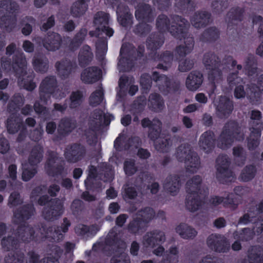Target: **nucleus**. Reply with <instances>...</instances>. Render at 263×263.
<instances>
[{
    "mask_svg": "<svg viewBox=\"0 0 263 263\" xmlns=\"http://www.w3.org/2000/svg\"><path fill=\"white\" fill-rule=\"evenodd\" d=\"M32 66L36 72L44 73L49 68L48 59L42 54L35 55L32 59Z\"/></svg>",
    "mask_w": 263,
    "mask_h": 263,
    "instance_id": "41",
    "label": "nucleus"
},
{
    "mask_svg": "<svg viewBox=\"0 0 263 263\" xmlns=\"http://www.w3.org/2000/svg\"><path fill=\"white\" fill-rule=\"evenodd\" d=\"M76 125V121L69 117L62 118L57 129L58 137L61 139L67 136L75 129Z\"/></svg>",
    "mask_w": 263,
    "mask_h": 263,
    "instance_id": "30",
    "label": "nucleus"
},
{
    "mask_svg": "<svg viewBox=\"0 0 263 263\" xmlns=\"http://www.w3.org/2000/svg\"><path fill=\"white\" fill-rule=\"evenodd\" d=\"M33 109L36 114L41 116L44 120L50 119V113L48 108L41 104L39 101H35L33 105Z\"/></svg>",
    "mask_w": 263,
    "mask_h": 263,
    "instance_id": "63",
    "label": "nucleus"
},
{
    "mask_svg": "<svg viewBox=\"0 0 263 263\" xmlns=\"http://www.w3.org/2000/svg\"><path fill=\"white\" fill-rule=\"evenodd\" d=\"M39 240L33 227L25 224L19 226L15 232V236L9 235L3 238L1 241L2 248L6 251L17 249L21 241L25 243Z\"/></svg>",
    "mask_w": 263,
    "mask_h": 263,
    "instance_id": "4",
    "label": "nucleus"
},
{
    "mask_svg": "<svg viewBox=\"0 0 263 263\" xmlns=\"http://www.w3.org/2000/svg\"><path fill=\"white\" fill-rule=\"evenodd\" d=\"M86 153L85 146L80 143H73L66 147L64 156L67 162L76 163L83 160L85 157Z\"/></svg>",
    "mask_w": 263,
    "mask_h": 263,
    "instance_id": "18",
    "label": "nucleus"
},
{
    "mask_svg": "<svg viewBox=\"0 0 263 263\" xmlns=\"http://www.w3.org/2000/svg\"><path fill=\"white\" fill-rule=\"evenodd\" d=\"M88 9V5L85 0H78L73 3L70 12L74 17L83 15Z\"/></svg>",
    "mask_w": 263,
    "mask_h": 263,
    "instance_id": "50",
    "label": "nucleus"
},
{
    "mask_svg": "<svg viewBox=\"0 0 263 263\" xmlns=\"http://www.w3.org/2000/svg\"><path fill=\"white\" fill-rule=\"evenodd\" d=\"M84 100L83 92L81 90L72 91L69 97V107L70 109L78 108Z\"/></svg>",
    "mask_w": 263,
    "mask_h": 263,
    "instance_id": "56",
    "label": "nucleus"
},
{
    "mask_svg": "<svg viewBox=\"0 0 263 263\" xmlns=\"http://www.w3.org/2000/svg\"><path fill=\"white\" fill-rule=\"evenodd\" d=\"M203 81L202 73L197 70L191 71L186 80V87L191 91H195L201 85Z\"/></svg>",
    "mask_w": 263,
    "mask_h": 263,
    "instance_id": "33",
    "label": "nucleus"
},
{
    "mask_svg": "<svg viewBox=\"0 0 263 263\" xmlns=\"http://www.w3.org/2000/svg\"><path fill=\"white\" fill-rule=\"evenodd\" d=\"M220 35V30L217 27H209L201 34L200 40L205 43H213L219 39Z\"/></svg>",
    "mask_w": 263,
    "mask_h": 263,
    "instance_id": "39",
    "label": "nucleus"
},
{
    "mask_svg": "<svg viewBox=\"0 0 263 263\" xmlns=\"http://www.w3.org/2000/svg\"><path fill=\"white\" fill-rule=\"evenodd\" d=\"M71 225V222L67 218H63V222L60 226H55L54 227V232L53 233L54 239L57 241L62 240L64 238V234L68 232L69 227Z\"/></svg>",
    "mask_w": 263,
    "mask_h": 263,
    "instance_id": "51",
    "label": "nucleus"
},
{
    "mask_svg": "<svg viewBox=\"0 0 263 263\" xmlns=\"http://www.w3.org/2000/svg\"><path fill=\"white\" fill-rule=\"evenodd\" d=\"M240 133V127L238 123L234 120H230L224 125L223 129L217 139V147L226 149L229 148L234 138Z\"/></svg>",
    "mask_w": 263,
    "mask_h": 263,
    "instance_id": "12",
    "label": "nucleus"
},
{
    "mask_svg": "<svg viewBox=\"0 0 263 263\" xmlns=\"http://www.w3.org/2000/svg\"><path fill=\"white\" fill-rule=\"evenodd\" d=\"M62 37L57 32L49 31L42 39L43 47L49 51H55L60 49L62 44Z\"/></svg>",
    "mask_w": 263,
    "mask_h": 263,
    "instance_id": "22",
    "label": "nucleus"
},
{
    "mask_svg": "<svg viewBox=\"0 0 263 263\" xmlns=\"http://www.w3.org/2000/svg\"><path fill=\"white\" fill-rule=\"evenodd\" d=\"M165 240L164 232L154 230L147 232L143 237L142 242L146 248H154L158 245L162 244Z\"/></svg>",
    "mask_w": 263,
    "mask_h": 263,
    "instance_id": "23",
    "label": "nucleus"
},
{
    "mask_svg": "<svg viewBox=\"0 0 263 263\" xmlns=\"http://www.w3.org/2000/svg\"><path fill=\"white\" fill-rule=\"evenodd\" d=\"M216 139L215 134L212 130L204 132L200 136L199 145L201 149L206 153H210L215 148Z\"/></svg>",
    "mask_w": 263,
    "mask_h": 263,
    "instance_id": "29",
    "label": "nucleus"
},
{
    "mask_svg": "<svg viewBox=\"0 0 263 263\" xmlns=\"http://www.w3.org/2000/svg\"><path fill=\"white\" fill-rule=\"evenodd\" d=\"M35 212L34 205L31 203L23 205L18 208L14 212V217L21 221H25L29 219Z\"/></svg>",
    "mask_w": 263,
    "mask_h": 263,
    "instance_id": "36",
    "label": "nucleus"
},
{
    "mask_svg": "<svg viewBox=\"0 0 263 263\" xmlns=\"http://www.w3.org/2000/svg\"><path fill=\"white\" fill-rule=\"evenodd\" d=\"M92 249L106 256H111L110 263H115V227L111 228L105 238H101L99 241L94 243Z\"/></svg>",
    "mask_w": 263,
    "mask_h": 263,
    "instance_id": "13",
    "label": "nucleus"
},
{
    "mask_svg": "<svg viewBox=\"0 0 263 263\" xmlns=\"http://www.w3.org/2000/svg\"><path fill=\"white\" fill-rule=\"evenodd\" d=\"M238 73L237 71L230 73L227 77V81L230 87L236 86L234 96L237 99H240L245 97L246 92L243 85V80L238 76Z\"/></svg>",
    "mask_w": 263,
    "mask_h": 263,
    "instance_id": "26",
    "label": "nucleus"
},
{
    "mask_svg": "<svg viewBox=\"0 0 263 263\" xmlns=\"http://www.w3.org/2000/svg\"><path fill=\"white\" fill-rule=\"evenodd\" d=\"M262 129V123L257 122H253L252 126L250 127L251 133L250 137L247 138V146L249 151L255 149L259 145Z\"/></svg>",
    "mask_w": 263,
    "mask_h": 263,
    "instance_id": "25",
    "label": "nucleus"
},
{
    "mask_svg": "<svg viewBox=\"0 0 263 263\" xmlns=\"http://www.w3.org/2000/svg\"><path fill=\"white\" fill-rule=\"evenodd\" d=\"M217 117L220 119H227L234 110V102L229 97L221 96L215 104Z\"/></svg>",
    "mask_w": 263,
    "mask_h": 263,
    "instance_id": "20",
    "label": "nucleus"
},
{
    "mask_svg": "<svg viewBox=\"0 0 263 263\" xmlns=\"http://www.w3.org/2000/svg\"><path fill=\"white\" fill-rule=\"evenodd\" d=\"M152 26L146 23H140L133 30L134 33L140 36H145L150 32Z\"/></svg>",
    "mask_w": 263,
    "mask_h": 263,
    "instance_id": "64",
    "label": "nucleus"
},
{
    "mask_svg": "<svg viewBox=\"0 0 263 263\" xmlns=\"http://www.w3.org/2000/svg\"><path fill=\"white\" fill-rule=\"evenodd\" d=\"M176 155L178 161L185 163L187 172L194 173L197 172L200 164V158L189 144L179 146L176 149Z\"/></svg>",
    "mask_w": 263,
    "mask_h": 263,
    "instance_id": "9",
    "label": "nucleus"
},
{
    "mask_svg": "<svg viewBox=\"0 0 263 263\" xmlns=\"http://www.w3.org/2000/svg\"><path fill=\"white\" fill-rule=\"evenodd\" d=\"M64 166L61 164L54 165L51 163H46L45 170L46 173L51 177H57L61 175L64 171Z\"/></svg>",
    "mask_w": 263,
    "mask_h": 263,
    "instance_id": "62",
    "label": "nucleus"
},
{
    "mask_svg": "<svg viewBox=\"0 0 263 263\" xmlns=\"http://www.w3.org/2000/svg\"><path fill=\"white\" fill-rule=\"evenodd\" d=\"M153 81L159 85V88L160 90H162V87L167 92L176 91L179 88V85L177 83L172 82L166 75L160 74L157 71H154L152 76L147 73L142 74L140 84L142 89L147 90L151 88Z\"/></svg>",
    "mask_w": 263,
    "mask_h": 263,
    "instance_id": "8",
    "label": "nucleus"
},
{
    "mask_svg": "<svg viewBox=\"0 0 263 263\" xmlns=\"http://www.w3.org/2000/svg\"><path fill=\"white\" fill-rule=\"evenodd\" d=\"M248 259L249 263H263V248L254 246L248 250Z\"/></svg>",
    "mask_w": 263,
    "mask_h": 263,
    "instance_id": "46",
    "label": "nucleus"
},
{
    "mask_svg": "<svg viewBox=\"0 0 263 263\" xmlns=\"http://www.w3.org/2000/svg\"><path fill=\"white\" fill-rule=\"evenodd\" d=\"M92 117L93 119L88 124L89 129L93 133V138L97 141V134L102 133L104 127L110 124V116L106 115L101 109H96L92 112Z\"/></svg>",
    "mask_w": 263,
    "mask_h": 263,
    "instance_id": "15",
    "label": "nucleus"
},
{
    "mask_svg": "<svg viewBox=\"0 0 263 263\" xmlns=\"http://www.w3.org/2000/svg\"><path fill=\"white\" fill-rule=\"evenodd\" d=\"M233 237L241 241H248L253 238V232L250 228H245L240 231H235L233 234Z\"/></svg>",
    "mask_w": 263,
    "mask_h": 263,
    "instance_id": "60",
    "label": "nucleus"
},
{
    "mask_svg": "<svg viewBox=\"0 0 263 263\" xmlns=\"http://www.w3.org/2000/svg\"><path fill=\"white\" fill-rule=\"evenodd\" d=\"M87 33L85 28H81L70 40L68 48L70 50L74 51L78 49L83 43Z\"/></svg>",
    "mask_w": 263,
    "mask_h": 263,
    "instance_id": "48",
    "label": "nucleus"
},
{
    "mask_svg": "<svg viewBox=\"0 0 263 263\" xmlns=\"http://www.w3.org/2000/svg\"><path fill=\"white\" fill-rule=\"evenodd\" d=\"M155 214L154 210L148 206L141 209L136 213V216L141 219L147 227H148L149 223L155 217Z\"/></svg>",
    "mask_w": 263,
    "mask_h": 263,
    "instance_id": "49",
    "label": "nucleus"
},
{
    "mask_svg": "<svg viewBox=\"0 0 263 263\" xmlns=\"http://www.w3.org/2000/svg\"><path fill=\"white\" fill-rule=\"evenodd\" d=\"M180 186V177L176 174L168 175L164 183V188L172 196H175L178 194Z\"/></svg>",
    "mask_w": 263,
    "mask_h": 263,
    "instance_id": "32",
    "label": "nucleus"
},
{
    "mask_svg": "<svg viewBox=\"0 0 263 263\" xmlns=\"http://www.w3.org/2000/svg\"><path fill=\"white\" fill-rule=\"evenodd\" d=\"M0 62L4 70L9 71L12 69L18 78L26 74L27 61L24 53L22 52H18L14 54L12 61L9 58L2 57Z\"/></svg>",
    "mask_w": 263,
    "mask_h": 263,
    "instance_id": "11",
    "label": "nucleus"
},
{
    "mask_svg": "<svg viewBox=\"0 0 263 263\" xmlns=\"http://www.w3.org/2000/svg\"><path fill=\"white\" fill-rule=\"evenodd\" d=\"M244 69L249 76H253L257 71V61L253 55H249L245 60Z\"/></svg>",
    "mask_w": 263,
    "mask_h": 263,
    "instance_id": "57",
    "label": "nucleus"
},
{
    "mask_svg": "<svg viewBox=\"0 0 263 263\" xmlns=\"http://www.w3.org/2000/svg\"><path fill=\"white\" fill-rule=\"evenodd\" d=\"M257 169L254 164L247 165L242 170L240 178L244 182L252 180L255 176Z\"/></svg>",
    "mask_w": 263,
    "mask_h": 263,
    "instance_id": "58",
    "label": "nucleus"
},
{
    "mask_svg": "<svg viewBox=\"0 0 263 263\" xmlns=\"http://www.w3.org/2000/svg\"><path fill=\"white\" fill-rule=\"evenodd\" d=\"M55 67L59 77L64 80L70 77L72 72L76 70L78 66L76 61L65 58L57 62Z\"/></svg>",
    "mask_w": 263,
    "mask_h": 263,
    "instance_id": "21",
    "label": "nucleus"
},
{
    "mask_svg": "<svg viewBox=\"0 0 263 263\" xmlns=\"http://www.w3.org/2000/svg\"><path fill=\"white\" fill-rule=\"evenodd\" d=\"M43 147L40 144L34 145L28 157V162L31 166H36L40 163L43 158Z\"/></svg>",
    "mask_w": 263,
    "mask_h": 263,
    "instance_id": "44",
    "label": "nucleus"
},
{
    "mask_svg": "<svg viewBox=\"0 0 263 263\" xmlns=\"http://www.w3.org/2000/svg\"><path fill=\"white\" fill-rule=\"evenodd\" d=\"M248 88L250 91L251 99L253 101H259L261 96L263 94V74L259 77L256 84H251Z\"/></svg>",
    "mask_w": 263,
    "mask_h": 263,
    "instance_id": "42",
    "label": "nucleus"
},
{
    "mask_svg": "<svg viewBox=\"0 0 263 263\" xmlns=\"http://www.w3.org/2000/svg\"><path fill=\"white\" fill-rule=\"evenodd\" d=\"M37 203L41 206H45L42 211V216L48 221L57 219L63 212V204L59 198L49 199L47 195L40 196Z\"/></svg>",
    "mask_w": 263,
    "mask_h": 263,
    "instance_id": "10",
    "label": "nucleus"
},
{
    "mask_svg": "<svg viewBox=\"0 0 263 263\" xmlns=\"http://www.w3.org/2000/svg\"><path fill=\"white\" fill-rule=\"evenodd\" d=\"M116 14H117V21L121 26L126 28L131 27L133 23V16L128 10L125 9V11L121 14H118L116 11Z\"/></svg>",
    "mask_w": 263,
    "mask_h": 263,
    "instance_id": "59",
    "label": "nucleus"
},
{
    "mask_svg": "<svg viewBox=\"0 0 263 263\" xmlns=\"http://www.w3.org/2000/svg\"><path fill=\"white\" fill-rule=\"evenodd\" d=\"M206 243L212 250L218 253H227L230 250V243L222 234L214 233L207 238Z\"/></svg>",
    "mask_w": 263,
    "mask_h": 263,
    "instance_id": "19",
    "label": "nucleus"
},
{
    "mask_svg": "<svg viewBox=\"0 0 263 263\" xmlns=\"http://www.w3.org/2000/svg\"><path fill=\"white\" fill-rule=\"evenodd\" d=\"M164 42L163 33L155 32L151 33L147 39V48L152 51H156L162 46Z\"/></svg>",
    "mask_w": 263,
    "mask_h": 263,
    "instance_id": "34",
    "label": "nucleus"
},
{
    "mask_svg": "<svg viewBox=\"0 0 263 263\" xmlns=\"http://www.w3.org/2000/svg\"><path fill=\"white\" fill-rule=\"evenodd\" d=\"M104 99V91L102 85L98 89L92 92L89 98V104L92 107H96L100 105Z\"/></svg>",
    "mask_w": 263,
    "mask_h": 263,
    "instance_id": "55",
    "label": "nucleus"
},
{
    "mask_svg": "<svg viewBox=\"0 0 263 263\" xmlns=\"http://www.w3.org/2000/svg\"><path fill=\"white\" fill-rule=\"evenodd\" d=\"M172 24L170 26V20L167 15L161 14L157 18L156 25L158 32L163 33L168 31L171 35L178 40L184 37L187 30L188 21L178 15L171 16Z\"/></svg>",
    "mask_w": 263,
    "mask_h": 263,
    "instance_id": "2",
    "label": "nucleus"
},
{
    "mask_svg": "<svg viewBox=\"0 0 263 263\" xmlns=\"http://www.w3.org/2000/svg\"><path fill=\"white\" fill-rule=\"evenodd\" d=\"M216 177L219 183L226 184L231 181L233 172L229 168L230 161L226 155H219L216 159Z\"/></svg>",
    "mask_w": 263,
    "mask_h": 263,
    "instance_id": "16",
    "label": "nucleus"
},
{
    "mask_svg": "<svg viewBox=\"0 0 263 263\" xmlns=\"http://www.w3.org/2000/svg\"><path fill=\"white\" fill-rule=\"evenodd\" d=\"M112 166L109 163H101L99 169L93 165H90L87 178L84 184L87 190L95 191L102 187L100 181L104 182H110L113 179Z\"/></svg>",
    "mask_w": 263,
    "mask_h": 263,
    "instance_id": "3",
    "label": "nucleus"
},
{
    "mask_svg": "<svg viewBox=\"0 0 263 263\" xmlns=\"http://www.w3.org/2000/svg\"><path fill=\"white\" fill-rule=\"evenodd\" d=\"M109 15L103 11L97 12L93 18L95 30L89 32L91 37H96L98 39L96 42V58L100 62L102 68L106 64L105 56L107 51V36H111L114 30L109 27Z\"/></svg>",
    "mask_w": 263,
    "mask_h": 263,
    "instance_id": "1",
    "label": "nucleus"
},
{
    "mask_svg": "<svg viewBox=\"0 0 263 263\" xmlns=\"http://www.w3.org/2000/svg\"><path fill=\"white\" fill-rule=\"evenodd\" d=\"M211 18V13L206 11H197L191 17V22L195 28L199 29L206 27L210 23Z\"/></svg>",
    "mask_w": 263,
    "mask_h": 263,
    "instance_id": "31",
    "label": "nucleus"
},
{
    "mask_svg": "<svg viewBox=\"0 0 263 263\" xmlns=\"http://www.w3.org/2000/svg\"><path fill=\"white\" fill-rule=\"evenodd\" d=\"M176 232L185 239H193L197 234L196 230L184 223H181L176 228Z\"/></svg>",
    "mask_w": 263,
    "mask_h": 263,
    "instance_id": "45",
    "label": "nucleus"
},
{
    "mask_svg": "<svg viewBox=\"0 0 263 263\" xmlns=\"http://www.w3.org/2000/svg\"><path fill=\"white\" fill-rule=\"evenodd\" d=\"M175 7L182 13L187 14L195 10V4L192 0H176Z\"/></svg>",
    "mask_w": 263,
    "mask_h": 263,
    "instance_id": "54",
    "label": "nucleus"
},
{
    "mask_svg": "<svg viewBox=\"0 0 263 263\" xmlns=\"http://www.w3.org/2000/svg\"><path fill=\"white\" fill-rule=\"evenodd\" d=\"M0 27L8 32L15 27L17 14L19 10L18 4L12 0L0 1Z\"/></svg>",
    "mask_w": 263,
    "mask_h": 263,
    "instance_id": "7",
    "label": "nucleus"
},
{
    "mask_svg": "<svg viewBox=\"0 0 263 263\" xmlns=\"http://www.w3.org/2000/svg\"><path fill=\"white\" fill-rule=\"evenodd\" d=\"M245 9L238 6L231 8L227 14L228 34L235 37L238 34L237 24L243 20Z\"/></svg>",
    "mask_w": 263,
    "mask_h": 263,
    "instance_id": "17",
    "label": "nucleus"
},
{
    "mask_svg": "<svg viewBox=\"0 0 263 263\" xmlns=\"http://www.w3.org/2000/svg\"><path fill=\"white\" fill-rule=\"evenodd\" d=\"M202 179L199 175L194 176L186 183L185 206L190 212L198 210L204 203L199 194H201Z\"/></svg>",
    "mask_w": 263,
    "mask_h": 263,
    "instance_id": "6",
    "label": "nucleus"
},
{
    "mask_svg": "<svg viewBox=\"0 0 263 263\" xmlns=\"http://www.w3.org/2000/svg\"><path fill=\"white\" fill-rule=\"evenodd\" d=\"M147 228L141 219L136 216L129 221L126 229L130 234L137 235L144 232Z\"/></svg>",
    "mask_w": 263,
    "mask_h": 263,
    "instance_id": "40",
    "label": "nucleus"
},
{
    "mask_svg": "<svg viewBox=\"0 0 263 263\" xmlns=\"http://www.w3.org/2000/svg\"><path fill=\"white\" fill-rule=\"evenodd\" d=\"M24 125L22 119L16 115L12 114L7 120L6 127L10 134L17 133Z\"/></svg>",
    "mask_w": 263,
    "mask_h": 263,
    "instance_id": "43",
    "label": "nucleus"
},
{
    "mask_svg": "<svg viewBox=\"0 0 263 263\" xmlns=\"http://www.w3.org/2000/svg\"><path fill=\"white\" fill-rule=\"evenodd\" d=\"M135 15L137 20L146 23H152L155 18L154 10L148 4L139 5L135 11Z\"/></svg>",
    "mask_w": 263,
    "mask_h": 263,
    "instance_id": "27",
    "label": "nucleus"
},
{
    "mask_svg": "<svg viewBox=\"0 0 263 263\" xmlns=\"http://www.w3.org/2000/svg\"><path fill=\"white\" fill-rule=\"evenodd\" d=\"M146 104V97L144 96H140L131 104L130 111L133 115L141 114L145 109Z\"/></svg>",
    "mask_w": 263,
    "mask_h": 263,
    "instance_id": "53",
    "label": "nucleus"
},
{
    "mask_svg": "<svg viewBox=\"0 0 263 263\" xmlns=\"http://www.w3.org/2000/svg\"><path fill=\"white\" fill-rule=\"evenodd\" d=\"M93 58V53L90 47L88 45H84L80 50L78 54V62L80 66L85 68L89 65Z\"/></svg>",
    "mask_w": 263,
    "mask_h": 263,
    "instance_id": "35",
    "label": "nucleus"
},
{
    "mask_svg": "<svg viewBox=\"0 0 263 263\" xmlns=\"http://www.w3.org/2000/svg\"><path fill=\"white\" fill-rule=\"evenodd\" d=\"M57 87V81L54 76L46 77L41 82L39 90L41 92L53 94Z\"/></svg>",
    "mask_w": 263,
    "mask_h": 263,
    "instance_id": "47",
    "label": "nucleus"
},
{
    "mask_svg": "<svg viewBox=\"0 0 263 263\" xmlns=\"http://www.w3.org/2000/svg\"><path fill=\"white\" fill-rule=\"evenodd\" d=\"M5 263H27L25 255L21 250L13 251L8 254L5 258Z\"/></svg>",
    "mask_w": 263,
    "mask_h": 263,
    "instance_id": "52",
    "label": "nucleus"
},
{
    "mask_svg": "<svg viewBox=\"0 0 263 263\" xmlns=\"http://www.w3.org/2000/svg\"><path fill=\"white\" fill-rule=\"evenodd\" d=\"M145 47L140 45L137 48L133 44L129 43H124L120 49L118 66L120 71L128 72L135 67L136 61L141 59L144 54Z\"/></svg>",
    "mask_w": 263,
    "mask_h": 263,
    "instance_id": "5",
    "label": "nucleus"
},
{
    "mask_svg": "<svg viewBox=\"0 0 263 263\" xmlns=\"http://www.w3.org/2000/svg\"><path fill=\"white\" fill-rule=\"evenodd\" d=\"M148 106L152 111L161 112L165 106L164 99L160 94L152 93L148 97Z\"/></svg>",
    "mask_w": 263,
    "mask_h": 263,
    "instance_id": "37",
    "label": "nucleus"
},
{
    "mask_svg": "<svg viewBox=\"0 0 263 263\" xmlns=\"http://www.w3.org/2000/svg\"><path fill=\"white\" fill-rule=\"evenodd\" d=\"M233 155L238 166H242L245 164L247 159V154L242 147L234 146L233 148Z\"/></svg>",
    "mask_w": 263,
    "mask_h": 263,
    "instance_id": "61",
    "label": "nucleus"
},
{
    "mask_svg": "<svg viewBox=\"0 0 263 263\" xmlns=\"http://www.w3.org/2000/svg\"><path fill=\"white\" fill-rule=\"evenodd\" d=\"M100 231V228L96 224L89 227L84 224H79L74 228L76 234L81 237L92 238Z\"/></svg>",
    "mask_w": 263,
    "mask_h": 263,
    "instance_id": "38",
    "label": "nucleus"
},
{
    "mask_svg": "<svg viewBox=\"0 0 263 263\" xmlns=\"http://www.w3.org/2000/svg\"><path fill=\"white\" fill-rule=\"evenodd\" d=\"M102 76L101 69L95 66H90L83 69L81 73V80L86 84H93L99 81Z\"/></svg>",
    "mask_w": 263,
    "mask_h": 263,
    "instance_id": "24",
    "label": "nucleus"
},
{
    "mask_svg": "<svg viewBox=\"0 0 263 263\" xmlns=\"http://www.w3.org/2000/svg\"><path fill=\"white\" fill-rule=\"evenodd\" d=\"M174 58L173 53L170 51H165L161 53L155 52L153 56L152 59L154 61L159 62L156 68L163 70H167L172 63Z\"/></svg>",
    "mask_w": 263,
    "mask_h": 263,
    "instance_id": "28",
    "label": "nucleus"
},
{
    "mask_svg": "<svg viewBox=\"0 0 263 263\" xmlns=\"http://www.w3.org/2000/svg\"><path fill=\"white\" fill-rule=\"evenodd\" d=\"M203 63L205 68L209 70L208 78L211 81L214 83L215 81L221 79V63L218 55L214 52H206L203 55Z\"/></svg>",
    "mask_w": 263,
    "mask_h": 263,
    "instance_id": "14",
    "label": "nucleus"
}]
</instances>
